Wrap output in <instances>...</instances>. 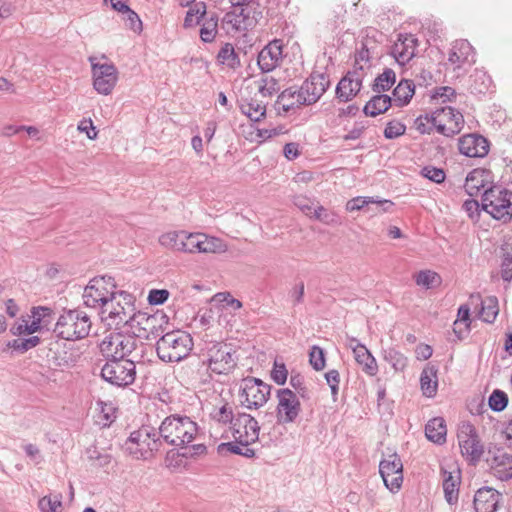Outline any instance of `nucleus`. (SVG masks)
Returning a JSON list of instances; mask_svg holds the SVG:
<instances>
[{"label":"nucleus","mask_w":512,"mask_h":512,"mask_svg":"<svg viewBox=\"0 0 512 512\" xmlns=\"http://www.w3.org/2000/svg\"><path fill=\"white\" fill-rule=\"evenodd\" d=\"M103 314L113 319L117 325H129L139 337L149 338L148 331L155 327L157 318L145 313L135 312L134 297L126 291H117L110 306L104 308Z\"/></svg>","instance_id":"nucleus-1"},{"label":"nucleus","mask_w":512,"mask_h":512,"mask_svg":"<svg viewBox=\"0 0 512 512\" xmlns=\"http://www.w3.org/2000/svg\"><path fill=\"white\" fill-rule=\"evenodd\" d=\"M158 434L162 444L176 449L188 448V445L199 437V428L190 417L173 414L162 421Z\"/></svg>","instance_id":"nucleus-2"},{"label":"nucleus","mask_w":512,"mask_h":512,"mask_svg":"<svg viewBox=\"0 0 512 512\" xmlns=\"http://www.w3.org/2000/svg\"><path fill=\"white\" fill-rule=\"evenodd\" d=\"M135 334L110 333L99 345L100 352L107 359L139 360L144 353L145 344Z\"/></svg>","instance_id":"nucleus-3"},{"label":"nucleus","mask_w":512,"mask_h":512,"mask_svg":"<svg viewBox=\"0 0 512 512\" xmlns=\"http://www.w3.org/2000/svg\"><path fill=\"white\" fill-rule=\"evenodd\" d=\"M191 336L183 331H171L163 335L156 344L159 358L164 362H179L192 350Z\"/></svg>","instance_id":"nucleus-4"},{"label":"nucleus","mask_w":512,"mask_h":512,"mask_svg":"<svg viewBox=\"0 0 512 512\" xmlns=\"http://www.w3.org/2000/svg\"><path fill=\"white\" fill-rule=\"evenodd\" d=\"M162 446L161 438L154 429L142 427L133 431L123 446L125 452L134 459L147 460Z\"/></svg>","instance_id":"nucleus-5"},{"label":"nucleus","mask_w":512,"mask_h":512,"mask_svg":"<svg viewBox=\"0 0 512 512\" xmlns=\"http://www.w3.org/2000/svg\"><path fill=\"white\" fill-rule=\"evenodd\" d=\"M91 326L90 317L85 312L67 310L58 318L54 332L62 339L75 341L87 337Z\"/></svg>","instance_id":"nucleus-6"},{"label":"nucleus","mask_w":512,"mask_h":512,"mask_svg":"<svg viewBox=\"0 0 512 512\" xmlns=\"http://www.w3.org/2000/svg\"><path fill=\"white\" fill-rule=\"evenodd\" d=\"M116 284L111 276H98L90 280L83 293V301L87 307L99 308L103 314L104 308L110 306L116 295Z\"/></svg>","instance_id":"nucleus-7"},{"label":"nucleus","mask_w":512,"mask_h":512,"mask_svg":"<svg viewBox=\"0 0 512 512\" xmlns=\"http://www.w3.org/2000/svg\"><path fill=\"white\" fill-rule=\"evenodd\" d=\"M481 207L493 218L507 222L512 218V192L500 187L488 188L483 192Z\"/></svg>","instance_id":"nucleus-8"},{"label":"nucleus","mask_w":512,"mask_h":512,"mask_svg":"<svg viewBox=\"0 0 512 512\" xmlns=\"http://www.w3.org/2000/svg\"><path fill=\"white\" fill-rule=\"evenodd\" d=\"M456 437L462 456L473 464L480 461L484 444L476 427L469 421H461L457 425Z\"/></svg>","instance_id":"nucleus-9"},{"label":"nucleus","mask_w":512,"mask_h":512,"mask_svg":"<svg viewBox=\"0 0 512 512\" xmlns=\"http://www.w3.org/2000/svg\"><path fill=\"white\" fill-rule=\"evenodd\" d=\"M134 359H109L101 369L102 378L117 387H127L135 381Z\"/></svg>","instance_id":"nucleus-10"},{"label":"nucleus","mask_w":512,"mask_h":512,"mask_svg":"<svg viewBox=\"0 0 512 512\" xmlns=\"http://www.w3.org/2000/svg\"><path fill=\"white\" fill-rule=\"evenodd\" d=\"M207 365L215 374L227 375L237 366L235 351L226 343H214L207 350Z\"/></svg>","instance_id":"nucleus-11"},{"label":"nucleus","mask_w":512,"mask_h":512,"mask_svg":"<svg viewBox=\"0 0 512 512\" xmlns=\"http://www.w3.org/2000/svg\"><path fill=\"white\" fill-rule=\"evenodd\" d=\"M330 86L329 76L325 73L314 71L296 88V103L309 106L316 103Z\"/></svg>","instance_id":"nucleus-12"},{"label":"nucleus","mask_w":512,"mask_h":512,"mask_svg":"<svg viewBox=\"0 0 512 512\" xmlns=\"http://www.w3.org/2000/svg\"><path fill=\"white\" fill-rule=\"evenodd\" d=\"M88 60L91 64L94 89L102 95L111 94L118 81V70L115 65L100 63L96 56H90Z\"/></svg>","instance_id":"nucleus-13"},{"label":"nucleus","mask_w":512,"mask_h":512,"mask_svg":"<svg viewBox=\"0 0 512 512\" xmlns=\"http://www.w3.org/2000/svg\"><path fill=\"white\" fill-rule=\"evenodd\" d=\"M271 386L254 377L243 379L240 387L241 403L248 409H258L269 399Z\"/></svg>","instance_id":"nucleus-14"},{"label":"nucleus","mask_w":512,"mask_h":512,"mask_svg":"<svg viewBox=\"0 0 512 512\" xmlns=\"http://www.w3.org/2000/svg\"><path fill=\"white\" fill-rule=\"evenodd\" d=\"M474 62V50L471 44L464 39L456 40L450 49V66H453V77L461 79Z\"/></svg>","instance_id":"nucleus-15"},{"label":"nucleus","mask_w":512,"mask_h":512,"mask_svg":"<svg viewBox=\"0 0 512 512\" xmlns=\"http://www.w3.org/2000/svg\"><path fill=\"white\" fill-rule=\"evenodd\" d=\"M231 429L234 439L242 446H249L258 440L260 431L258 421L247 413L238 412Z\"/></svg>","instance_id":"nucleus-16"},{"label":"nucleus","mask_w":512,"mask_h":512,"mask_svg":"<svg viewBox=\"0 0 512 512\" xmlns=\"http://www.w3.org/2000/svg\"><path fill=\"white\" fill-rule=\"evenodd\" d=\"M277 398V422L279 424L294 422L301 411V404L297 395L290 389L286 388L277 391Z\"/></svg>","instance_id":"nucleus-17"},{"label":"nucleus","mask_w":512,"mask_h":512,"mask_svg":"<svg viewBox=\"0 0 512 512\" xmlns=\"http://www.w3.org/2000/svg\"><path fill=\"white\" fill-rule=\"evenodd\" d=\"M379 472L387 489L397 492L403 483V464L400 457L394 453L383 459L379 464Z\"/></svg>","instance_id":"nucleus-18"},{"label":"nucleus","mask_w":512,"mask_h":512,"mask_svg":"<svg viewBox=\"0 0 512 512\" xmlns=\"http://www.w3.org/2000/svg\"><path fill=\"white\" fill-rule=\"evenodd\" d=\"M364 77L363 68L347 72L336 87V96L342 102L352 100L361 90Z\"/></svg>","instance_id":"nucleus-19"},{"label":"nucleus","mask_w":512,"mask_h":512,"mask_svg":"<svg viewBox=\"0 0 512 512\" xmlns=\"http://www.w3.org/2000/svg\"><path fill=\"white\" fill-rule=\"evenodd\" d=\"M486 461L496 478L502 481L512 478V454L504 448L490 450Z\"/></svg>","instance_id":"nucleus-20"},{"label":"nucleus","mask_w":512,"mask_h":512,"mask_svg":"<svg viewBox=\"0 0 512 512\" xmlns=\"http://www.w3.org/2000/svg\"><path fill=\"white\" fill-rule=\"evenodd\" d=\"M459 152L467 157L481 158L488 154L489 143L477 134H467L458 139Z\"/></svg>","instance_id":"nucleus-21"},{"label":"nucleus","mask_w":512,"mask_h":512,"mask_svg":"<svg viewBox=\"0 0 512 512\" xmlns=\"http://www.w3.org/2000/svg\"><path fill=\"white\" fill-rule=\"evenodd\" d=\"M282 48L279 40H273L259 52L257 62L263 72H270L280 65L283 57Z\"/></svg>","instance_id":"nucleus-22"},{"label":"nucleus","mask_w":512,"mask_h":512,"mask_svg":"<svg viewBox=\"0 0 512 512\" xmlns=\"http://www.w3.org/2000/svg\"><path fill=\"white\" fill-rule=\"evenodd\" d=\"M501 494L494 488L484 486L478 489L474 496L476 512H495L498 509Z\"/></svg>","instance_id":"nucleus-23"},{"label":"nucleus","mask_w":512,"mask_h":512,"mask_svg":"<svg viewBox=\"0 0 512 512\" xmlns=\"http://www.w3.org/2000/svg\"><path fill=\"white\" fill-rule=\"evenodd\" d=\"M445 107L436 108L431 114L420 116L416 119V129L422 133H431L436 130L439 134L446 135V123L441 118Z\"/></svg>","instance_id":"nucleus-24"},{"label":"nucleus","mask_w":512,"mask_h":512,"mask_svg":"<svg viewBox=\"0 0 512 512\" xmlns=\"http://www.w3.org/2000/svg\"><path fill=\"white\" fill-rule=\"evenodd\" d=\"M417 39L413 35H399L391 54L400 65L408 63L416 53Z\"/></svg>","instance_id":"nucleus-25"},{"label":"nucleus","mask_w":512,"mask_h":512,"mask_svg":"<svg viewBox=\"0 0 512 512\" xmlns=\"http://www.w3.org/2000/svg\"><path fill=\"white\" fill-rule=\"evenodd\" d=\"M463 79L460 80L462 82ZM491 78L481 70H475L468 78L464 79L462 91L467 90L472 94H485L491 87Z\"/></svg>","instance_id":"nucleus-26"},{"label":"nucleus","mask_w":512,"mask_h":512,"mask_svg":"<svg viewBox=\"0 0 512 512\" xmlns=\"http://www.w3.org/2000/svg\"><path fill=\"white\" fill-rule=\"evenodd\" d=\"M375 204L377 212H386L393 206V203L390 200H382L379 197H362L358 196L351 200H349L346 204V209L350 212L358 211L367 208L369 210V205Z\"/></svg>","instance_id":"nucleus-27"},{"label":"nucleus","mask_w":512,"mask_h":512,"mask_svg":"<svg viewBox=\"0 0 512 512\" xmlns=\"http://www.w3.org/2000/svg\"><path fill=\"white\" fill-rule=\"evenodd\" d=\"M447 431L446 421L442 417L430 419L425 426L427 439L438 445L446 442Z\"/></svg>","instance_id":"nucleus-28"},{"label":"nucleus","mask_w":512,"mask_h":512,"mask_svg":"<svg viewBox=\"0 0 512 512\" xmlns=\"http://www.w3.org/2000/svg\"><path fill=\"white\" fill-rule=\"evenodd\" d=\"M354 358L362 366L363 371L369 376H375L378 372L376 359L366 346H357L354 349Z\"/></svg>","instance_id":"nucleus-29"},{"label":"nucleus","mask_w":512,"mask_h":512,"mask_svg":"<svg viewBox=\"0 0 512 512\" xmlns=\"http://www.w3.org/2000/svg\"><path fill=\"white\" fill-rule=\"evenodd\" d=\"M240 7L239 15L247 21V25L258 23L263 18L264 8L258 0H246L243 4H236Z\"/></svg>","instance_id":"nucleus-30"},{"label":"nucleus","mask_w":512,"mask_h":512,"mask_svg":"<svg viewBox=\"0 0 512 512\" xmlns=\"http://www.w3.org/2000/svg\"><path fill=\"white\" fill-rule=\"evenodd\" d=\"M392 105V99L386 94L373 96L364 106L363 112L370 117L385 113Z\"/></svg>","instance_id":"nucleus-31"},{"label":"nucleus","mask_w":512,"mask_h":512,"mask_svg":"<svg viewBox=\"0 0 512 512\" xmlns=\"http://www.w3.org/2000/svg\"><path fill=\"white\" fill-rule=\"evenodd\" d=\"M415 93V85L411 80H401L393 90L394 103L398 107L407 105Z\"/></svg>","instance_id":"nucleus-32"},{"label":"nucleus","mask_w":512,"mask_h":512,"mask_svg":"<svg viewBox=\"0 0 512 512\" xmlns=\"http://www.w3.org/2000/svg\"><path fill=\"white\" fill-rule=\"evenodd\" d=\"M498 314L499 302L496 296H487L481 300V309L478 316L482 321L492 324L495 322Z\"/></svg>","instance_id":"nucleus-33"},{"label":"nucleus","mask_w":512,"mask_h":512,"mask_svg":"<svg viewBox=\"0 0 512 512\" xmlns=\"http://www.w3.org/2000/svg\"><path fill=\"white\" fill-rule=\"evenodd\" d=\"M486 171L483 169H474L466 177L464 188L470 196L478 195L485 187Z\"/></svg>","instance_id":"nucleus-34"},{"label":"nucleus","mask_w":512,"mask_h":512,"mask_svg":"<svg viewBox=\"0 0 512 512\" xmlns=\"http://www.w3.org/2000/svg\"><path fill=\"white\" fill-rule=\"evenodd\" d=\"M240 111L251 121L258 122L266 115V105L256 99L244 101L240 104Z\"/></svg>","instance_id":"nucleus-35"},{"label":"nucleus","mask_w":512,"mask_h":512,"mask_svg":"<svg viewBox=\"0 0 512 512\" xmlns=\"http://www.w3.org/2000/svg\"><path fill=\"white\" fill-rule=\"evenodd\" d=\"M416 284L425 289H433L441 284V277L432 270H421L414 274Z\"/></svg>","instance_id":"nucleus-36"},{"label":"nucleus","mask_w":512,"mask_h":512,"mask_svg":"<svg viewBox=\"0 0 512 512\" xmlns=\"http://www.w3.org/2000/svg\"><path fill=\"white\" fill-rule=\"evenodd\" d=\"M206 15V4L204 2H197L190 6L184 19V28H194L200 20Z\"/></svg>","instance_id":"nucleus-37"},{"label":"nucleus","mask_w":512,"mask_h":512,"mask_svg":"<svg viewBox=\"0 0 512 512\" xmlns=\"http://www.w3.org/2000/svg\"><path fill=\"white\" fill-rule=\"evenodd\" d=\"M218 33V16L211 13L205 18L200 29V38L203 42H212Z\"/></svg>","instance_id":"nucleus-38"},{"label":"nucleus","mask_w":512,"mask_h":512,"mask_svg":"<svg viewBox=\"0 0 512 512\" xmlns=\"http://www.w3.org/2000/svg\"><path fill=\"white\" fill-rule=\"evenodd\" d=\"M396 82V74L393 69L386 68L384 71L379 74L372 86L374 92L381 93L388 91Z\"/></svg>","instance_id":"nucleus-39"},{"label":"nucleus","mask_w":512,"mask_h":512,"mask_svg":"<svg viewBox=\"0 0 512 512\" xmlns=\"http://www.w3.org/2000/svg\"><path fill=\"white\" fill-rule=\"evenodd\" d=\"M383 358L392 366L395 372L404 371L408 364L407 357L395 348L384 350Z\"/></svg>","instance_id":"nucleus-40"},{"label":"nucleus","mask_w":512,"mask_h":512,"mask_svg":"<svg viewBox=\"0 0 512 512\" xmlns=\"http://www.w3.org/2000/svg\"><path fill=\"white\" fill-rule=\"evenodd\" d=\"M86 456L95 467H107L112 461V456L104 450H99L96 445L86 449Z\"/></svg>","instance_id":"nucleus-41"},{"label":"nucleus","mask_w":512,"mask_h":512,"mask_svg":"<svg viewBox=\"0 0 512 512\" xmlns=\"http://www.w3.org/2000/svg\"><path fill=\"white\" fill-rule=\"evenodd\" d=\"M433 368H425L420 377V384L423 394L427 397H432L436 393L437 380Z\"/></svg>","instance_id":"nucleus-42"},{"label":"nucleus","mask_w":512,"mask_h":512,"mask_svg":"<svg viewBox=\"0 0 512 512\" xmlns=\"http://www.w3.org/2000/svg\"><path fill=\"white\" fill-rule=\"evenodd\" d=\"M225 250L226 245L221 239L202 234V239L199 244V253H220Z\"/></svg>","instance_id":"nucleus-43"},{"label":"nucleus","mask_w":512,"mask_h":512,"mask_svg":"<svg viewBox=\"0 0 512 512\" xmlns=\"http://www.w3.org/2000/svg\"><path fill=\"white\" fill-rule=\"evenodd\" d=\"M217 58L219 62L231 68H235L240 64L239 57L236 54L233 45L230 43H226L224 46H222L218 52Z\"/></svg>","instance_id":"nucleus-44"},{"label":"nucleus","mask_w":512,"mask_h":512,"mask_svg":"<svg viewBox=\"0 0 512 512\" xmlns=\"http://www.w3.org/2000/svg\"><path fill=\"white\" fill-rule=\"evenodd\" d=\"M38 507L41 512H61L62 495L56 494L53 496H43L38 501Z\"/></svg>","instance_id":"nucleus-45"},{"label":"nucleus","mask_w":512,"mask_h":512,"mask_svg":"<svg viewBox=\"0 0 512 512\" xmlns=\"http://www.w3.org/2000/svg\"><path fill=\"white\" fill-rule=\"evenodd\" d=\"M183 231H170L160 236L159 242L162 246L181 252L183 239L180 235Z\"/></svg>","instance_id":"nucleus-46"},{"label":"nucleus","mask_w":512,"mask_h":512,"mask_svg":"<svg viewBox=\"0 0 512 512\" xmlns=\"http://www.w3.org/2000/svg\"><path fill=\"white\" fill-rule=\"evenodd\" d=\"M296 87H289L281 92L278 96L277 103L282 105V109L285 112L294 109L295 107H300L301 105L296 103Z\"/></svg>","instance_id":"nucleus-47"},{"label":"nucleus","mask_w":512,"mask_h":512,"mask_svg":"<svg viewBox=\"0 0 512 512\" xmlns=\"http://www.w3.org/2000/svg\"><path fill=\"white\" fill-rule=\"evenodd\" d=\"M180 237L183 239L181 252L199 253V244L202 239V233H187L186 231H183V234H181Z\"/></svg>","instance_id":"nucleus-48"},{"label":"nucleus","mask_w":512,"mask_h":512,"mask_svg":"<svg viewBox=\"0 0 512 512\" xmlns=\"http://www.w3.org/2000/svg\"><path fill=\"white\" fill-rule=\"evenodd\" d=\"M211 415L217 422L231 424V426H233L236 419V414H234L232 406L228 403H225L219 409H215Z\"/></svg>","instance_id":"nucleus-49"},{"label":"nucleus","mask_w":512,"mask_h":512,"mask_svg":"<svg viewBox=\"0 0 512 512\" xmlns=\"http://www.w3.org/2000/svg\"><path fill=\"white\" fill-rule=\"evenodd\" d=\"M488 404L491 410L501 412L508 405V396L504 391L495 389L489 396Z\"/></svg>","instance_id":"nucleus-50"},{"label":"nucleus","mask_w":512,"mask_h":512,"mask_svg":"<svg viewBox=\"0 0 512 512\" xmlns=\"http://www.w3.org/2000/svg\"><path fill=\"white\" fill-rule=\"evenodd\" d=\"M279 90V82L271 76L263 77L259 81L258 91L263 97H271Z\"/></svg>","instance_id":"nucleus-51"},{"label":"nucleus","mask_w":512,"mask_h":512,"mask_svg":"<svg viewBox=\"0 0 512 512\" xmlns=\"http://www.w3.org/2000/svg\"><path fill=\"white\" fill-rule=\"evenodd\" d=\"M211 302L225 304L228 307H231L234 311L242 308V302L236 298H234L229 292H219L216 293L212 298Z\"/></svg>","instance_id":"nucleus-52"},{"label":"nucleus","mask_w":512,"mask_h":512,"mask_svg":"<svg viewBox=\"0 0 512 512\" xmlns=\"http://www.w3.org/2000/svg\"><path fill=\"white\" fill-rule=\"evenodd\" d=\"M39 342L40 338L38 336H31L27 339H14L12 342L9 343V346L16 351L24 353L37 346Z\"/></svg>","instance_id":"nucleus-53"},{"label":"nucleus","mask_w":512,"mask_h":512,"mask_svg":"<svg viewBox=\"0 0 512 512\" xmlns=\"http://www.w3.org/2000/svg\"><path fill=\"white\" fill-rule=\"evenodd\" d=\"M309 362L316 371L323 370L326 363L323 349L313 346L309 353Z\"/></svg>","instance_id":"nucleus-54"},{"label":"nucleus","mask_w":512,"mask_h":512,"mask_svg":"<svg viewBox=\"0 0 512 512\" xmlns=\"http://www.w3.org/2000/svg\"><path fill=\"white\" fill-rule=\"evenodd\" d=\"M406 131V126L396 120L387 123L384 129V136L387 139H395L403 135Z\"/></svg>","instance_id":"nucleus-55"},{"label":"nucleus","mask_w":512,"mask_h":512,"mask_svg":"<svg viewBox=\"0 0 512 512\" xmlns=\"http://www.w3.org/2000/svg\"><path fill=\"white\" fill-rule=\"evenodd\" d=\"M294 205L299 208L305 215L312 217L314 214V209L316 207L314 206V202L303 195H297L293 199Z\"/></svg>","instance_id":"nucleus-56"},{"label":"nucleus","mask_w":512,"mask_h":512,"mask_svg":"<svg viewBox=\"0 0 512 512\" xmlns=\"http://www.w3.org/2000/svg\"><path fill=\"white\" fill-rule=\"evenodd\" d=\"M325 380L331 389V394L334 400L337 399L339 392L340 374L338 370L331 369L325 373Z\"/></svg>","instance_id":"nucleus-57"},{"label":"nucleus","mask_w":512,"mask_h":512,"mask_svg":"<svg viewBox=\"0 0 512 512\" xmlns=\"http://www.w3.org/2000/svg\"><path fill=\"white\" fill-rule=\"evenodd\" d=\"M464 126L463 114L450 107V134H458Z\"/></svg>","instance_id":"nucleus-58"},{"label":"nucleus","mask_w":512,"mask_h":512,"mask_svg":"<svg viewBox=\"0 0 512 512\" xmlns=\"http://www.w3.org/2000/svg\"><path fill=\"white\" fill-rule=\"evenodd\" d=\"M471 331V323L461 320H455L453 322V333L458 341L465 340Z\"/></svg>","instance_id":"nucleus-59"},{"label":"nucleus","mask_w":512,"mask_h":512,"mask_svg":"<svg viewBox=\"0 0 512 512\" xmlns=\"http://www.w3.org/2000/svg\"><path fill=\"white\" fill-rule=\"evenodd\" d=\"M501 278L509 282L512 280V253L504 252L501 260Z\"/></svg>","instance_id":"nucleus-60"},{"label":"nucleus","mask_w":512,"mask_h":512,"mask_svg":"<svg viewBox=\"0 0 512 512\" xmlns=\"http://www.w3.org/2000/svg\"><path fill=\"white\" fill-rule=\"evenodd\" d=\"M422 175L436 183H441L446 178V173L443 169L432 167V166L424 167L422 169Z\"/></svg>","instance_id":"nucleus-61"},{"label":"nucleus","mask_w":512,"mask_h":512,"mask_svg":"<svg viewBox=\"0 0 512 512\" xmlns=\"http://www.w3.org/2000/svg\"><path fill=\"white\" fill-rule=\"evenodd\" d=\"M170 293L166 289H152L148 295V301L151 305H161L165 303Z\"/></svg>","instance_id":"nucleus-62"},{"label":"nucleus","mask_w":512,"mask_h":512,"mask_svg":"<svg viewBox=\"0 0 512 512\" xmlns=\"http://www.w3.org/2000/svg\"><path fill=\"white\" fill-rule=\"evenodd\" d=\"M287 376H288V371L286 369V366L283 363L279 364V363L275 362L274 367L271 372L272 379L278 385H283L287 380Z\"/></svg>","instance_id":"nucleus-63"},{"label":"nucleus","mask_w":512,"mask_h":512,"mask_svg":"<svg viewBox=\"0 0 512 512\" xmlns=\"http://www.w3.org/2000/svg\"><path fill=\"white\" fill-rule=\"evenodd\" d=\"M123 14L126 16L125 21L131 30L134 32H140L142 30V22L136 12L128 8Z\"/></svg>","instance_id":"nucleus-64"}]
</instances>
